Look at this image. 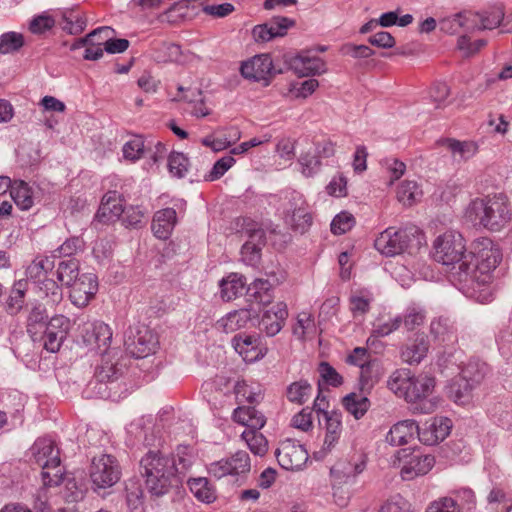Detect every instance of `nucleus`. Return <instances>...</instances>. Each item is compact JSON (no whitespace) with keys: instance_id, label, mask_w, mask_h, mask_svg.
Here are the masks:
<instances>
[{"instance_id":"nucleus-38","label":"nucleus","mask_w":512,"mask_h":512,"mask_svg":"<svg viewBox=\"0 0 512 512\" xmlns=\"http://www.w3.org/2000/svg\"><path fill=\"white\" fill-rule=\"evenodd\" d=\"M296 73L302 76L321 73L325 70V63L319 57L300 56L293 61Z\"/></svg>"},{"instance_id":"nucleus-17","label":"nucleus","mask_w":512,"mask_h":512,"mask_svg":"<svg viewBox=\"0 0 512 512\" xmlns=\"http://www.w3.org/2000/svg\"><path fill=\"white\" fill-rule=\"evenodd\" d=\"M128 364L131 365L129 354H101L95 375L100 382L110 381L121 375Z\"/></svg>"},{"instance_id":"nucleus-15","label":"nucleus","mask_w":512,"mask_h":512,"mask_svg":"<svg viewBox=\"0 0 512 512\" xmlns=\"http://www.w3.org/2000/svg\"><path fill=\"white\" fill-rule=\"evenodd\" d=\"M279 465L286 470H298L308 460V453L302 445L287 440L276 450Z\"/></svg>"},{"instance_id":"nucleus-25","label":"nucleus","mask_w":512,"mask_h":512,"mask_svg":"<svg viewBox=\"0 0 512 512\" xmlns=\"http://www.w3.org/2000/svg\"><path fill=\"white\" fill-rule=\"evenodd\" d=\"M418 424L414 420H403L391 427L386 435V441L392 446L409 443L417 435Z\"/></svg>"},{"instance_id":"nucleus-40","label":"nucleus","mask_w":512,"mask_h":512,"mask_svg":"<svg viewBox=\"0 0 512 512\" xmlns=\"http://www.w3.org/2000/svg\"><path fill=\"white\" fill-rule=\"evenodd\" d=\"M63 30L70 34L81 33L87 24L85 13L79 9H71L63 14Z\"/></svg>"},{"instance_id":"nucleus-21","label":"nucleus","mask_w":512,"mask_h":512,"mask_svg":"<svg viewBox=\"0 0 512 512\" xmlns=\"http://www.w3.org/2000/svg\"><path fill=\"white\" fill-rule=\"evenodd\" d=\"M124 209L122 196L116 191H108L102 197L96 218L104 224L114 223L123 215Z\"/></svg>"},{"instance_id":"nucleus-50","label":"nucleus","mask_w":512,"mask_h":512,"mask_svg":"<svg viewBox=\"0 0 512 512\" xmlns=\"http://www.w3.org/2000/svg\"><path fill=\"white\" fill-rule=\"evenodd\" d=\"M145 150L144 139L141 136H134L123 146V156L126 160L135 162L139 160Z\"/></svg>"},{"instance_id":"nucleus-51","label":"nucleus","mask_w":512,"mask_h":512,"mask_svg":"<svg viewBox=\"0 0 512 512\" xmlns=\"http://www.w3.org/2000/svg\"><path fill=\"white\" fill-rule=\"evenodd\" d=\"M382 166L389 178V185H392L395 181L399 180L406 171L405 163L396 158L384 159L382 161Z\"/></svg>"},{"instance_id":"nucleus-11","label":"nucleus","mask_w":512,"mask_h":512,"mask_svg":"<svg viewBox=\"0 0 512 512\" xmlns=\"http://www.w3.org/2000/svg\"><path fill=\"white\" fill-rule=\"evenodd\" d=\"M334 152L333 143L327 139L308 143L306 149L302 151L299 157L302 173L307 177L312 176L319 170L321 160L333 156Z\"/></svg>"},{"instance_id":"nucleus-56","label":"nucleus","mask_w":512,"mask_h":512,"mask_svg":"<svg viewBox=\"0 0 512 512\" xmlns=\"http://www.w3.org/2000/svg\"><path fill=\"white\" fill-rule=\"evenodd\" d=\"M355 218L348 212H341L336 215L331 223V232L335 235L344 234L352 229Z\"/></svg>"},{"instance_id":"nucleus-43","label":"nucleus","mask_w":512,"mask_h":512,"mask_svg":"<svg viewBox=\"0 0 512 512\" xmlns=\"http://www.w3.org/2000/svg\"><path fill=\"white\" fill-rule=\"evenodd\" d=\"M411 376L408 370H396L389 377L387 386L395 395L404 398L408 386L411 385Z\"/></svg>"},{"instance_id":"nucleus-41","label":"nucleus","mask_w":512,"mask_h":512,"mask_svg":"<svg viewBox=\"0 0 512 512\" xmlns=\"http://www.w3.org/2000/svg\"><path fill=\"white\" fill-rule=\"evenodd\" d=\"M188 486L194 496L202 502L211 503L216 499L215 490L210 486L207 478L189 479Z\"/></svg>"},{"instance_id":"nucleus-44","label":"nucleus","mask_w":512,"mask_h":512,"mask_svg":"<svg viewBox=\"0 0 512 512\" xmlns=\"http://www.w3.org/2000/svg\"><path fill=\"white\" fill-rule=\"evenodd\" d=\"M233 346L236 352H251L263 349L262 338L259 334L239 333L233 338Z\"/></svg>"},{"instance_id":"nucleus-36","label":"nucleus","mask_w":512,"mask_h":512,"mask_svg":"<svg viewBox=\"0 0 512 512\" xmlns=\"http://www.w3.org/2000/svg\"><path fill=\"white\" fill-rule=\"evenodd\" d=\"M80 264L75 258L63 260L57 268V279L62 286L69 288L81 275L79 273Z\"/></svg>"},{"instance_id":"nucleus-52","label":"nucleus","mask_w":512,"mask_h":512,"mask_svg":"<svg viewBox=\"0 0 512 512\" xmlns=\"http://www.w3.org/2000/svg\"><path fill=\"white\" fill-rule=\"evenodd\" d=\"M234 393L237 400L244 399L249 403H258L262 399L260 388H251L243 380L237 381Z\"/></svg>"},{"instance_id":"nucleus-29","label":"nucleus","mask_w":512,"mask_h":512,"mask_svg":"<svg viewBox=\"0 0 512 512\" xmlns=\"http://www.w3.org/2000/svg\"><path fill=\"white\" fill-rule=\"evenodd\" d=\"M126 502L130 512H144L145 495L139 478L133 477L125 482Z\"/></svg>"},{"instance_id":"nucleus-24","label":"nucleus","mask_w":512,"mask_h":512,"mask_svg":"<svg viewBox=\"0 0 512 512\" xmlns=\"http://www.w3.org/2000/svg\"><path fill=\"white\" fill-rule=\"evenodd\" d=\"M108 29L100 28L88 34L85 38L77 39L72 45L71 50L85 47L84 58L86 60H97L103 56V38L102 33L108 34Z\"/></svg>"},{"instance_id":"nucleus-9","label":"nucleus","mask_w":512,"mask_h":512,"mask_svg":"<svg viewBox=\"0 0 512 512\" xmlns=\"http://www.w3.org/2000/svg\"><path fill=\"white\" fill-rule=\"evenodd\" d=\"M89 476L94 491L115 485L121 477L120 467L115 457L102 454L92 459Z\"/></svg>"},{"instance_id":"nucleus-32","label":"nucleus","mask_w":512,"mask_h":512,"mask_svg":"<svg viewBox=\"0 0 512 512\" xmlns=\"http://www.w3.org/2000/svg\"><path fill=\"white\" fill-rule=\"evenodd\" d=\"M477 384L464 380L462 377L455 378L447 386L448 397L457 404L465 405L472 398V391Z\"/></svg>"},{"instance_id":"nucleus-64","label":"nucleus","mask_w":512,"mask_h":512,"mask_svg":"<svg viewBox=\"0 0 512 512\" xmlns=\"http://www.w3.org/2000/svg\"><path fill=\"white\" fill-rule=\"evenodd\" d=\"M459 504L450 497H445L429 505L426 512H459Z\"/></svg>"},{"instance_id":"nucleus-30","label":"nucleus","mask_w":512,"mask_h":512,"mask_svg":"<svg viewBox=\"0 0 512 512\" xmlns=\"http://www.w3.org/2000/svg\"><path fill=\"white\" fill-rule=\"evenodd\" d=\"M458 368L460 377L477 385L484 379L488 370L487 365L481 362L477 356H470L466 361H461Z\"/></svg>"},{"instance_id":"nucleus-61","label":"nucleus","mask_w":512,"mask_h":512,"mask_svg":"<svg viewBox=\"0 0 512 512\" xmlns=\"http://www.w3.org/2000/svg\"><path fill=\"white\" fill-rule=\"evenodd\" d=\"M271 284L268 280L257 279L252 283V289L254 290V297L257 301L263 305L271 303Z\"/></svg>"},{"instance_id":"nucleus-39","label":"nucleus","mask_w":512,"mask_h":512,"mask_svg":"<svg viewBox=\"0 0 512 512\" xmlns=\"http://www.w3.org/2000/svg\"><path fill=\"white\" fill-rule=\"evenodd\" d=\"M372 295L366 290H357L349 298V308L354 318L363 317L370 310Z\"/></svg>"},{"instance_id":"nucleus-57","label":"nucleus","mask_w":512,"mask_h":512,"mask_svg":"<svg viewBox=\"0 0 512 512\" xmlns=\"http://www.w3.org/2000/svg\"><path fill=\"white\" fill-rule=\"evenodd\" d=\"M188 165V158L183 153L173 152L169 155L168 168L173 175L183 177L188 170Z\"/></svg>"},{"instance_id":"nucleus-7","label":"nucleus","mask_w":512,"mask_h":512,"mask_svg":"<svg viewBox=\"0 0 512 512\" xmlns=\"http://www.w3.org/2000/svg\"><path fill=\"white\" fill-rule=\"evenodd\" d=\"M233 420L247 427L241 436L251 452L255 455H264L268 450V441L259 430L266 423L265 416L254 407H238L233 412Z\"/></svg>"},{"instance_id":"nucleus-58","label":"nucleus","mask_w":512,"mask_h":512,"mask_svg":"<svg viewBox=\"0 0 512 512\" xmlns=\"http://www.w3.org/2000/svg\"><path fill=\"white\" fill-rule=\"evenodd\" d=\"M42 481L44 488L55 487L60 485L64 480V470L61 467V463L55 467H49V469H42Z\"/></svg>"},{"instance_id":"nucleus-45","label":"nucleus","mask_w":512,"mask_h":512,"mask_svg":"<svg viewBox=\"0 0 512 512\" xmlns=\"http://www.w3.org/2000/svg\"><path fill=\"white\" fill-rule=\"evenodd\" d=\"M252 319V314L247 309H241L229 313L221 320V325L226 332H233L245 327Z\"/></svg>"},{"instance_id":"nucleus-18","label":"nucleus","mask_w":512,"mask_h":512,"mask_svg":"<svg viewBox=\"0 0 512 512\" xmlns=\"http://www.w3.org/2000/svg\"><path fill=\"white\" fill-rule=\"evenodd\" d=\"M111 340L112 331L110 327L102 321L89 324L83 335V341L90 351L107 352Z\"/></svg>"},{"instance_id":"nucleus-19","label":"nucleus","mask_w":512,"mask_h":512,"mask_svg":"<svg viewBox=\"0 0 512 512\" xmlns=\"http://www.w3.org/2000/svg\"><path fill=\"white\" fill-rule=\"evenodd\" d=\"M451 420L446 417H435L418 426L417 436L425 445H435L443 441L450 433Z\"/></svg>"},{"instance_id":"nucleus-54","label":"nucleus","mask_w":512,"mask_h":512,"mask_svg":"<svg viewBox=\"0 0 512 512\" xmlns=\"http://www.w3.org/2000/svg\"><path fill=\"white\" fill-rule=\"evenodd\" d=\"M447 147L453 152L463 157H470L477 153L478 145L475 141H458L455 139H447L445 141Z\"/></svg>"},{"instance_id":"nucleus-37","label":"nucleus","mask_w":512,"mask_h":512,"mask_svg":"<svg viewBox=\"0 0 512 512\" xmlns=\"http://www.w3.org/2000/svg\"><path fill=\"white\" fill-rule=\"evenodd\" d=\"M343 406L355 419L362 418L370 407V400L358 393H350L342 400Z\"/></svg>"},{"instance_id":"nucleus-8","label":"nucleus","mask_w":512,"mask_h":512,"mask_svg":"<svg viewBox=\"0 0 512 512\" xmlns=\"http://www.w3.org/2000/svg\"><path fill=\"white\" fill-rule=\"evenodd\" d=\"M432 256L436 262L443 265H458L457 272H460L461 262L468 259L463 235L455 230H446L439 234L432 244Z\"/></svg>"},{"instance_id":"nucleus-14","label":"nucleus","mask_w":512,"mask_h":512,"mask_svg":"<svg viewBox=\"0 0 512 512\" xmlns=\"http://www.w3.org/2000/svg\"><path fill=\"white\" fill-rule=\"evenodd\" d=\"M241 74L247 79L268 83L275 75L272 58L269 54H259L242 63Z\"/></svg>"},{"instance_id":"nucleus-63","label":"nucleus","mask_w":512,"mask_h":512,"mask_svg":"<svg viewBox=\"0 0 512 512\" xmlns=\"http://www.w3.org/2000/svg\"><path fill=\"white\" fill-rule=\"evenodd\" d=\"M235 163L232 156H225L219 159L213 166L210 173L206 176V180L214 181L222 177L225 172L230 169Z\"/></svg>"},{"instance_id":"nucleus-55","label":"nucleus","mask_w":512,"mask_h":512,"mask_svg":"<svg viewBox=\"0 0 512 512\" xmlns=\"http://www.w3.org/2000/svg\"><path fill=\"white\" fill-rule=\"evenodd\" d=\"M295 139L291 137H281L278 139L275 153L284 162H290L295 157Z\"/></svg>"},{"instance_id":"nucleus-22","label":"nucleus","mask_w":512,"mask_h":512,"mask_svg":"<svg viewBox=\"0 0 512 512\" xmlns=\"http://www.w3.org/2000/svg\"><path fill=\"white\" fill-rule=\"evenodd\" d=\"M34 462L42 469H49L60 464L59 449L48 438H39L31 447Z\"/></svg>"},{"instance_id":"nucleus-16","label":"nucleus","mask_w":512,"mask_h":512,"mask_svg":"<svg viewBox=\"0 0 512 512\" xmlns=\"http://www.w3.org/2000/svg\"><path fill=\"white\" fill-rule=\"evenodd\" d=\"M288 317L287 305L275 302L264 305L260 326L269 336L276 335L284 326Z\"/></svg>"},{"instance_id":"nucleus-23","label":"nucleus","mask_w":512,"mask_h":512,"mask_svg":"<svg viewBox=\"0 0 512 512\" xmlns=\"http://www.w3.org/2000/svg\"><path fill=\"white\" fill-rule=\"evenodd\" d=\"M294 25V21L285 17L275 18L269 24L256 25L252 36L257 42H267L278 36H284L287 30Z\"/></svg>"},{"instance_id":"nucleus-26","label":"nucleus","mask_w":512,"mask_h":512,"mask_svg":"<svg viewBox=\"0 0 512 512\" xmlns=\"http://www.w3.org/2000/svg\"><path fill=\"white\" fill-rule=\"evenodd\" d=\"M365 462H350L346 460L338 461L331 468L332 480L336 484H351L355 481L357 475L363 472Z\"/></svg>"},{"instance_id":"nucleus-34","label":"nucleus","mask_w":512,"mask_h":512,"mask_svg":"<svg viewBox=\"0 0 512 512\" xmlns=\"http://www.w3.org/2000/svg\"><path fill=\"white\" fill-rule=\"evenodd\" d=\"M55 267L53 256L39 255L28 265L26 274L29 278L42 282Z\"/></svg>"},{"instance_id":"nucleus-42","label":"nucleus","mask_w":512,"mask_h":512,"mask_svg":"<svg viewBox=\"0 0 512 512\" xmlns=\"http://www.w3.org/2000/svg\"><path fill=\"white\" fill-rule=\"evenodd\" d=\"M10 197L22 210H27L33 205L32 191L24 181L14 182V184H12Z\"/></svg>"},{"instance_id":"nucleus-53","label":"nucleus","mask_w":512,"mask_h":512,"mask_svg":"<svg viewBox=\"0 0 512 512\" xmlns=\"http://www.w3.org/2000/svg\"><path fill=\"white\" fill-rule=\"evenodd\" d=\"M401 318L405 329L407 331H414L423 326L426 320V315L421 309L409 308Z\"/></svg>"},{"instance_id":"nucleus-33","label":"nucleus","mask_w":512,"mask_h":512,"mask_svg":"<svg viewBox=\"0 0 512 512\" xmlns=\"http://www.w3.org/2000/svg\"><path fill=\"white\" fill-rule=\"evenodd\" d=\"M396 198L404 206L411 207L422 197V189L416 181L404 180L396 187Z\"/></svg>"},{"instance_id":"nucleus-60","label":"nucleus","mask_w":512,"mask_h":512,"mask_svg":"<svg viewBox=\"0 0 512 512\" xmlns=\"http://www.w3.org/2000/svg\"><path fill=\"white\" fill-rule=\"evenodd\" d=\"M70 328L71 321L64 315H56L52 317L46 327L51 334L58 335L62 338H65Z\"/></svg>"},{"instance_id":"nucleus-46","label":"nucleus","mask_w":512,"mask_h":512,"mask_svg":"<svg viewBox=\"0 0 512 512\" xmlns=\"http://www.w3.org/2000/svg\"><path fill=\"white\" fill-rule=\"evenodd\" d=\"M312 386L306 380L291 383L286 390V396L292 403L303 404L310 397Z\"/></svg>"},{"instance_id":"nucleus-13","label":"nucleus","mask_w":512,"mask_h":512,"mask_svg":"<svg viewBox=\"0 0 512 512\" xmlns=\"http://www.w3.org/2000/svg\"><path fill=\"white\" fill-rule=\"evenodd\" d=\"M98 288V278L94 273H82L69 287V299L73 305L84 308L95 298Z\"/></svg>"},{"instance_id":"nucleus-47","label":"nucleus","mask_w":512,"mask_h":512,"mask_svg":"<svg viewBox=\"0 0 512 512\" xmlns=\"http://www.w3.org/2000/svg\"><path fill=\"white\" fill-rule=\"evenodd\" d=\"M294 333L304 340L311 339L316 336L317 328L311 313H299L298 322L294 328Z\"/></svg>"},{"instance_id":"nucleus-31","label":"nucleus","mask_w":512,"mask_h":512,"mask_svg":"<svg viewBox=\"0 0 512 512\" xmlns=\"http://www.w3.org/2000/svg\"><path fill=\"white\" fill-rule=\"evenodd\" d=\"M244 277L238 273H230L220 282V296L224 301H232L241 296L245 290Z\"/></svg>"},{"instance_id":"nucleus-4","label":"nucleus","mask_w":512,"mask_h":512,"mask_svg":"<svg viewBox=\"0 0 512 512\" xmlns=\"http://www.w3.org/2000/svg\"><path fill=\"white\" fill-rule=\"evenodd\" d=\"M140 473L151 496L162 497L177 481L176 459L150 450L140 460Z\"/></svg>"},{"instance_id":"nucleus-62","label":"nucleus","mask_w":512,"mask_h":512,"mask_svg":"<svg viewBox=\"0 0 512 512\" xmlns=\"http://www.w3.org/2000/svg\"><path fill=\"white\" fill-rule=\"evenodd\" d=\"M23 36L18 33H6L0 38V53L6 54L16 51L23 45Z\"/></svg>"},{"instance_id":"nucleus-3","label":"nucleus","mask_w":512,"mask_h":512,"mask_svg":"<svg viewBox=\"0 0 512 512\" xmlns=\"http://www.w3.org/2000/svg\"><path fill=\"white\" fill-rule=\"evenodd\" d=\"M465 219L473 226L489 231H501L512 220V205L504 193L476 197L465 209Z\"/></svg>"},{"instance_id":"nucleus-6","label":"nucleus","mask_w":512,"mask_h":512,"mask_svg":"<svg viewBox=\"0 0 512 512\" xmlns=\"http://www.w3.org/2000/svg\"><path fill=\"white\" fill-rule=\"evenodd\" d=\"M280 200L279 210L284 225L295 233L307 232L313 218L303 194L295 190L287 191Z\"/></svg>"},{"instance_id":"nucleus-28","label":"nucleus","mask_w":512,"mask_h":512,"mask_svg":"<svg viewBox=\"0 0 512 512\" xmlns=\"http://www.w3.org/2000/svg\"><path fill=\"white\" fill-rule=\"evenodd\" d=\"M325 421V439L323 450L330 451L332 447L338 442L342 433V420L341 413L337 411L324 412L322 415Z\"/></svg>"},{"instance_id":"nucleus-27","label":"nucleus","mask_w":512,"mask_h":512,"mask_svg":"<svg viewBox=\"0 0 512 512\" xmlns=\"http://www.w3.org/2000/svg\"><path fill=\"white\" fill-rule=\"evenodd\" d=\"M175 224L176 211L172 208H165L154 214L151 228L157 238L166 240L171 235Z\"/></svg>"},{"instance_id":"nucleus-2","label":"nucleus","mask_w":512,"mask_h":512,"mask_svg":"<svg viewBox=\"0 0 512 512\" xmlns=\"http://www.w3.org/2000/svg\"><path fill=\"white\" fill-rule=\"evenodd\" d=\"M374 247L387 257L404 255L407 264L416 268L423 260L427 241L425 233L415 225L398 230L389 227L379 233L374 241Z\"/></svg>"},{"instance_id":"nucleus-49","label":"nucleus","mask_w":512,"mask_h":512,"mask_svg":"<svg viewBox=\"0 0 512 512\" xmlns=\"http://www.w3.org/2000/svg\"><path fill=\"white\" fill-rule=\"evenodd\" d=\"M319 82L316 79H307L302 82L292 83L288 89V95L291 98L305 99L316 91Z\"/></svg>"},{"instance_id":"nucleus-5","label":"nucleus","mask_w":512,"mask_h":512,"mask_svg":"<svg viewBox=\"0 0 512 512\" xmlns=\"http://www.w3.org/2000/svg\"><path fill=\"white\" fill-rule=\"evenodd\" d=\"M504 16V7L497 4L484 10L482 13H474L466 11L444 19L441 22V29L455 33L459 28L466 30L474 29H494L500 27L502 29V21Z\"/></svg>"},{"instance_id":"nucleus-59","label":"nucleus","mask_w":512,"mask_h":512,"mask_svg":"<svg viewBox=\"0 0 512 512\" xmlns=\"http://www.w3.org/2000/svg\"><path fill=\"white\" fill-rule=\"evenodd\" d=\"M228 463L231 464L233 475H239L250 471V457L244 451L236 452L231 458H228Z\"/></svg>"},{"instance_id":"nucleus-20","label":"nucleus","mask_w":512,"mask_h":512,"mask_svg":"<svg viewBox=\"0 0 512 512\" xmlns=\"http://www.w3.org/2000/svg\"><path fill=\"white\" fill-rule=\"evenodd\" d=\"M371 354H348L347 362L360 368V380L363 384H373L383 374L381 363Z\"/></svg>"},{"instance_id":"nucleus-10","label":"nucleus","mask_w":512,"mask_h":512,"mask_svg":"<svg viewBox=\"0 0 512 512\" xmlns=\"http://www.w3.org/2000/svg\"><path fill=\"white\" fill-rule=\"evenodd\" d=\"M435 379L427 375L411 376V385L406 390L404 399L414 405V410L428 414L435 410L436 402L429 397L433 393Z\"/></svg>"},{"instance_id":"nucleus-48","label":"nucleus","mask_w":512,"mask_h":512,"mask_svg":"<svg viewBox=\"0 0 512 512\" xmlns=\"http://www.w3.org/2000/svg\"><path fill=\"white\" fill-rule=\"evenodd\" d=\"M170 457L176 459L177 480L191 468L195 460L192 451L186 446H179L176 454Z\"/></svg>"},{"instance_id":"nucleus-35","label":"nucleus","mask_w":512,"mask_h":512,"mask_svg":"<svg viewBox=\"0 0 512 512\" xmlns=\"http://www.w3.org/2000/svg\"><path fill=\"white\" fill-rule=\"evenodd\" d=\"M27 289L28 283L26 280L21 279L14 283L6 301V310L10 315L18 314L24 307Z\"/></svg>"},{"instance_id":"nucleus-12","label":"nucleus","mask_w":512,"mask_h":512,"mask_svg":"<svg viewBox=\"0 0 512 512\" xmlns=\"http://www.w3.org/2000/svg\"><path fill=\"white\" fill-rule=\"evenodd\" d=\"M398 458L403 461L401 476L404 480L427 474L435 463L432 455L423 454L419 450L408 453L406 449H402L398 452Z\"/></svg>"},{"instance_id":"nucleus-1","label":"nucleus","mask_w":512,"mask_h":512,"mask_svg":"<svg viewBox=\"0 0 512 512\" xmlns=\"http://www.w3.org/2000/svg\"><path fill=\"white\" fill-rule=\"evenodd\" d=\"M468 259L460 264V272H456V280L463 289L476 290V287L489 284L493 271L501 261L499 247L489 238L482 237L472 242Z\"/></svg>"}]
</instances>
